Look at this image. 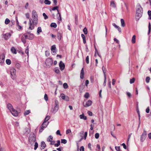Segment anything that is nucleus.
Segmentation results:
<instances>
[{"instance_id":"5fc2aeb1","label":"nucleus","mask_w":151,"mask_h":151,"mask_svg":"<svg viewBox=\"0 0 151 151\" xmlns=\"http://www.w3.org/2000/svg\"><path fill=\"white\" fill-rule=\"evenodd\" d=\"M44 99L46 101L48 100V98L47 95L46 94H45L44 95Z\"/></svg>"},{"instance_id":"8fccbe9b","label":"nucleus","mask_w":151,"mask_h":151,"mask_svg":"<svg viewBox=\"0 0 151 151\" xmlns=\"http://www.w3.org/2000/svg\"><path fill=\"white\" fill-rule=\"evenodd\" d=\"M43 16L44 17V19H46L48 18V16L46 15L45 13H43L42 14Z\"/></svg>"},{"instance_id":"2f4dec72","label":"nucleus","mask_w":151,"mask_h":151,"mask_svg":"<svg viewBox=\"0 0 151 151\" xmlns=\"http://www.w3.org/2000/svg\"><path fill=\"white\" fill-rule=\"evenodd\" d=\"M57 24L55 23H52L50 24V26L51 27H53L54 28H55L57 27Z\"/></svg>"},{"instance_id":"cd10ccee","label":"nucleus","mask_w":151,"mask_h":151,"mask_svg":"<svg viewBox=\"0 0 151 151\" xmlns=\"http://www.w3.org/2000/svg\"><path fill=\"white\" fill-rule=\"evenodd\" d=\"M54 70L55 72L58 74L60 73V71L58 68H56Z\"/></svg>"},{"instance_id":"f3484780","label":"nucleus","mask_w":151,"mask_h":151,"mask_svg":"<svg viewBox=\"0 0 151 151\" xmlns=\"http://www.w3.org/2000/svg\"><path fill=\"white\" fill-rule=\"evenodd\" d=\"M8 109L10 111L13 109V106L12 104L10 103L8 104L7 105Z\"/></svg>"},{"instance_id":"412c9836","label":"nucleus","mask_w":151,"mask_h":151,"mask_svg":"<svg viewBox=\"0 0 151 151\" xmlns=\"http://www.w3.org/2000/svg\"><path fill=\"white\" fill-rule=\"evenodd\" d=\"M4 57L3 55L0 56V63L4 62Z\"/></svg>"},{"instance_id":"6e6552de","label":"nucleus","mask_w":151,"mask_h":151,"mask_svg":"<svg viewBox=\"0 0 151 151\" xmlns=\"http://www.w3.org/2000/svg\"><path fill=\"white\" fill-rule=\"evenodd\" d=\"M147 134L146 131L144 130L140 137L141 142H142L144 141L146 138Z\"/></svg>"},{"instance_id":"20e7f679","label":"nucleus","mask_w":151,"mask_h":151,"mask_svg":"<svg viewBox=\"0 0 151 151\" xmlns=\"http://www.w3.org/2000/svg\"><path fill=\"white\" fill-rule=\"evenodd\" d=\"M59 102L57 100H55V106L53 108H52L51 111L53 113H55L59 109Z\"/></svg>"},{"instance_id":"c9c22d12","label":"nucleus","mask_w":151,"mask_h":151,"mask_svg":"<svg viewBox=\"0 0 151 151\" xmlns=\"http://www.w3.org/2000/svg\"><path fill=\"white\" fill-rule=\"evenodd\" d=\"M38 145L37 143L36 142H35L34 145V150H36L37 149L38 147Z\"/></svg>"},{"instance_id":"680f3d73","label":"nucleus","mask_w":151,"mask_h":151,"mask_svg":"<svg viewBox=\"0 0 151 151\" xmlns=\"http://www.w3.org/2000/svg\"><path fill=\"white\" fill-rule=\"evenodd\" d=\"M80 151H84V147L81 146L80 148Z\"/></svg>"},{"instance_id":"c756f323","label":"nucleus","mask_w":151,"mask_h":151,"mask_svg":"<svg viewBox=\"0 0 151 151\" xmlns=\"http://www.w3.org/2000/svg\"><path fill=\"white\" fill-rule=\"evenodd\" d=\"M25 133L26 134H28L30 132V129L28 128H27L25 129Z\"/></svg>"},{"instance_id":"f03ea898","label":"nucleus","mask_w":151,"mask_h":151,"mask_svg":"<svg viewBox=\"0 0 151 151\" xmlns=\"http://www.w3.org/2000/svg\"><path fill=\"white\" fill-rule=\"evenodd\" d=\"M136 8L135 18L136 20L138 21L142 16L143 10L142 8L139 4L137 5Z\"/></svg>"},{"instance_id":"bb28decb","label":"nucleus","mask_w":151,"mask_h":151,"mask_svg":"<svg viewBox=\"0 0 151 151\" xmlns=\"http://www.w3.org/2000/svg\"><path fill=\"white\" fill-rule=\"evenodd\" d=\"M136 36L134 35L133 36L132 39V43H134L135 42Z\"/></svg>"},{"instance_id":"ea45409f","label":"nucleus","mask_w":151,"mask_h":151,"mask_svg":"<svg viewBox=\"0 0 151 151\" xmlns=\"http://www.w3.org/2000/svg\"><path fill=\"white\" fill-rule=\"evenodd\" d=\"M63 86V88L65 89L67 88L68 87V84L66 83H64Z\"/></svg>"},{"instance_id":"423d86ee","label":"nucleus","mask_w":151,"mask_h":151,"mask_svg":"<svg viewBox=\"0 0 151 151\" xmlns=\"http://www.w3.org/2000/svg\"><path fill=\"white\" fill-rule=\"evenodd\" d=\"M45 63L47 66L50 67L53 63V60L51 58H48L46 60Z\"/></svg>"},{"instance_id":"338daca9","label":"nucleus","mask_w":151,"mask_h":151,"mask_svg":"<svg viewBox=\"0 0 151 151\" xmlns=\"http://www.w3.org/2000/svg\"><path fill=\"white\" fill-rule=\"evenodd\" d=\"M89 83V81L88 80H87L86 81L85 85L86 86H87Z\"/></svg>"},{"instance_id":"de8ad7c7","label":"nucleus","mask_w":151,"mask_h":151,"mask_svg":"<svg viewBox=\"0 0 151 151\" xmlns=\"http://www.w3.org/2000/svg\"><path fill=\"white\" fill-rule=\"evenodd\" d=\"M60 96L62 99L64 100L66 96H65L63 93H62L61 94Z\"/></svg>"},{"instance_id":"0e129e2a","label":"nucleus","mask_w":151,"mask_h":151,"mask_svg":"<svg viewBox=\"0 0 151 151\" xmlns=\"http://www.w3.org/2000/svg\"><path fill=\"white\" fill-rule=\"evenodd\" d=\"M88 115H89L90 116H92V115H93L92 113L90 111H88Z\"/></svg>"},{"instance_id":"f257e3e1","label":"nucleus","mask_w":151,"mask_h":151,"mask_svg":"<svg viewBox=\"0 0 151 151\" xmlns=\"http://www.w3.org/2000/svg\"><path fill=\"white\" fill-rule=\"evenodd\" d=\"M32 14V19L31 18H30L29 23V29L31 30L33 29L34 28V26L36 25L38 23V16L36 11L35 10H33Z\"/></svg>"},{"instance_id":"c85d7f7f","label":"nucleus","mask_w":151,"mask_h":151,"mask_svg":"<svg viewBox=\"0 0 151 151\" xmlns=\"http://www.w3.org/2000/svg\"><path fill=\"white\" fill-rule=\"evenodd\" d=\"M52 139L53 137L52 136L50 135L47 138V142H50V141H51V140H52Z\"/></svg>"},{"instance_id":"e433bc0d","label":"nucleus","mask_w":151,"mask_h":151,"mask_svg":"<svg viewBox=\"0 0 151 151\" xmlns=\"http://www.w3.org/2000/svg\"><path fill=\"white\" fill-rule=\"evenodd\" d=\"M6 63L7 64L9 65L11 64V62L10 59H7L6 60Z\"/></svg>"},{"instance_id":"7c9ffc66","label":"nucleus","mask_w":151,"mask_h":151,"mask_svg":"<svg viewBox=\"0 0 151 151\" xmlns=\"http://www.w3.org/2000/svg\"><path fill=\"white\" fill-rule=\"evenodd\" d=\"M57 143L55 144V146L56 147H58L60 145V141L59 140L57 141Z\"/></svg>"},{"instance_id":"4d7b16f0","label":"nucleus","mask_w":151,"mask_h":151,"mask_svg":"<svg viewBox=\"0 0 151 151\" xmlns=\"http://www.w3.org/2000/svg\"><path fill=\"white\" fill-rule=\"evenodd\" d=\"M87 135V132H85L84 135V137H83V139H86V137Z\"/></svg>"},{"instance_id":"72a5a7b5","label":"nucleus","mask_w":151,"mask_h":151,"mask_svg":"<svg viewBox=\"0 0 151 151\" xmlns=\"http://www.w3.org/2000/svg\"><path fill=\"white\" fill-rule=\"evenodd\" d=\"M50 118V116H47L44 119V122H47L48 120H49Z\"/></svg>"},{"instance_id":"a18cd8bd","label":"nucleus","mask_w":151,"mask_h":151,"mask_svg":"<svg viewBox=\"0 0 151 151\" xmlns=\"http://www.w3.org/2000/svg\"><path fill=\"white\" fill-rule=\"evenodd\" d=\"M84 97L86 98H88L89 97V94L88 93H86L84 95Z\"/></svg>"},{"instance_id":"f8f14e48","label":"nucleus","mask_w":151,"mask_h":151,"mask_svg":"<svg viewBox=\"0 0 151 151\" xmlns=\"http://www.w3.org/2000/svg\"><path fill=\"white\" fill-rule=\"evenodd\" d=\"M92 104V101L91 100H88L86 103L85 105H84L85 107H87L90 106Z\"/></svg>"},{"instance_id":"4c0bfd02","label":"nucleus","mask_w":151,"mask_h":151,"mask_svg":"<svg viewBox=\"0 0 151 151\" xmlns=\"http://www.w3.org/2000/svg\"><path fill=\"white\" fill-rule=\"evenodd\" d=\"M30 112V111L29 110H27L24 113V115L25 116L27 115Z\"/></svg>"},{"instance_id":"6ab92c4d","label":"nucleus","mask_w":151,"mask_h":151,"mask_svg":"<svg viewBox=\"0 0 151 151\" xmlns=\"http://www.w3.org/2000/svg\"><path fill=\"white\" fill-rule=\"evenodd\" d=\"M110 5L111 7L114 8H116V5L113 1H111Z\"/></svg>"},{"instance_id":"79ce46f5","label":"nucleus","mask_w":151,"mask_h":151,"mask_svg":"<svg viewBox=\"0 0 151 151\" xmlns=\"http://www.w3.org/2000/svg\"><path fill=\"white\" fill-rule=\"evenodd\" d=\"M25 53L27 54L28 56L29 54V47L28 46H27V48L25 50Z\"/></svg>"},{"instance_id":"5701e85b","label":"nucleus","mask_w":151,"mask_h":151,"mask_svg":"<svg viewBox=\"0 0 151 151\" xmlns=\"http://www.w3.org/2000/svg\"><path fill=\"white\" fill-rule=\"evenodd\" d=\"M79 117L81 119H83L84 120H86L87 119V117L85 116L83 114L80 115Z\"/></svg>"},{"instance_id":"473e14b6","label":"nucleus","mask_w":151,"mask_h":151,"mask_svg":"<svg viewBox=\"0 0 151 151\" xmlns=\"http://www.w3.org/2000/svg\"><path fill=\"white\" fill-rule=\"evenodd\" d=\"M61 37L62 35L60 33H58L57 34V38L59 40H61Z\"/></svg>"},{"instance_id":"49530a36","label":"nucleus","mask_w":151,"mask_h":151,"mask_svg":"<svg viewBox=\"0 0 151 151\" xmlns=\"http://www.w3.org/2000/svg\"><path fill=\"white\" fill-rule=\"evenodd\" d=\"M83 31L85 34H87L88 32L86 27H85L83 29Z\"/></svg>"},{"instance_id":"a19ab883","label":"nucleus","mask_w":151,"mask_h":151,"mask_svg":"<svg viewBox=\"0 0 151 151\" xmlns=\"http://www.w3.org/2000/svg\"><path fill=\"white\" fill-rule=\"evenodd\" d=\"M135 79L134 78H132L130 80V83L131 84L133 83L135 81Z\"/></svg>"},{"instance_id":"052dcab7","label":"nucleus","mask_w":151,"mask_h":151,"mask_svg":"<svg viewBox=\"0 0 151 151\" xmlns=\"http://www.w3.org/2000/svg\"><path fill=\"white\" fill-rule=\"evenodd\" d=\"M71 132V131L70 129H68L66 130V134H68L70 133Z\"/></svg>"},{"instance_id":"13d9d810","label":"nucleus","mask_w":151,"mask_h":151,"mask_svg":"<svg viewBox=\"0 0 151 151\" xmlns=\"http://www.w3.org/2000/svg\"><path fill=\"white\" fill-rule=\"evenodd\" d=\"M115 148L117 151H121L119 147L116 146Z\"/></svg>"},{"instance_id":"a211bd4d","label":"nucleus","mask_w":151,"mask_h":151,"mask_svg":"<svg viewBox=\"0 0 151 151\" xmlns=\"http://www.w3.org/2000/svg\"><path fill=\"white\" fill-rule=\"evenodd\" d=\"M29 32H28V33L29 34L28 39L29 40H32L34 37V35L33 34L30 33Z\"/></svg>"},{"instance_id":"1a4fd4ad","label":"nucleus","mask_w":151,"mask_h":151,"mask_svg":"<svg viewBox=\"0 0 151 151\" xmlns=\"http://www.w3.org/2000/svg\"><path fill=\"white\" fill-rule=\"evenodd\" d=\"M58 8H59V7L58 6H55L52 8V10L53 11L55 10H57L58 14H59V16L60 17V18L59 19L58 18V19L59 21H61V20H62L60 14L59 13V10H58Z\"/></svg>"},{"instance_id":"9d476101","label":"nucleus","mask_w":151,"mask_h":151,"mask_svg":"<svg viewBox=\"0 0 151 151\" xmlns=\"http://www.w3.org/2000/svg\"><path fill=\"white\" fill-rule=\"evenodd\" d=\"M60 69L61 71L63 70L65 68V65L62 61H60L59 64Z\"/></svg>"},{"instance_id":"774afa93","label":"nucleus","mask_w":151,"mask_h":151,"mask_svg":"<svg viewBox=\"0 0 151 151\" xmlns=\"http://www.w3.org/2000/svg\"><path fill=\"white\" fill-rule=\"evenodd\" d=\"M114 41L116 42V43L118 44L119 43V41L117 40L116 38H114Z\"/></svg>"},{"instance_id":"aec40b11","label":"nucleus","mask_w":151,"mask_h":151,"mask_svg":"<svg viewBox=\"0 0 151 151\" xmlns=\"http://www.w3.org/2000/svg\"><path fill=\"white\" fill-rule=\"evenodd\" d=\"M11 52L13 54H16L17 53L16 50L13 47L11 48Z\"/></svg>"},{"instance_id":"603ef678","label":"nucleus","mask_w":151,"mask_h":151,"mask_svg":"<svg viewBox=\"0 0 151 151\" xmlns=\"http://www.w3.org/2000/svg\"><path fill=\"white\" fill-rule=\"evenodd\" d=\"M86 63L87 64H88L89 63V56H87L86 57Z\"/></svg>"},{"instance_id":"4468645a","label":"nucleus","mask_w":151,"mask_h":151,"mask_svg":"<svg viewBox=\"0 0 151 151\" xmlns=\"http://www.w3.org/2000/svg\"><path fill=\"white\" fill-rule=\"evenodd\" d=\"M84 71L83 68H82L81 72L80 77L81 79H83L84 76Z\"/></svg>"},{"instance_id":"c03bdc74","label":"nucleus","mask_w":151,"mask_h":151,"mask_svg":"<svg viewBox=\"0 0 151 151\" xmlns=\"http://www.w3.org/2000/svg\"><path fill=\"white\" fill-rule=\"evenodd\" d=\"M67 141L65 139H62L61 140V143H63L64 144H65L67 143Z\"/></svg>"},{"instance_id":"bf43d9fd","label":"nucleus","mask_w":151,"mask_h":151,"mask_svg":"<svg viewBox=\"0 0 151 151\" xmlns=\"http://www.w3.org/2000/svg\"><path fill=\"white\" fill-rule=\"evenodd\" d=\"M56 134L57 135H59L60 136L61 135V134H60V131L59 130H58L57 131V132H56Z\"/></svg>"},{"instance_id":"b1692460","label":"nucleus","mask_w":151,"mask_h":151,"mask_svg":"<svg viewBox=\"0 0 151 151\" xmlns=\"http://www.w3.org/2000/svg\"><path fill=\"white\" fill-rule=\"evenodd\" d=\"M81 36L83 40V43L84 44H85L86 42V40L85 36L83 34H82L81 35Z\"/></svg>"},{"instance_id":"393cba45","label":"nucleus","mask_w":151,"mask_h":151,"mask_svg":"<svg viewBox=\"0 0 151 151\" xmlns=\"http://www.w3.org/2000/svg\"><path fill=\"white\" fill-rule=\"evenodd\" d=\"M121 22L122 26L123 27H124L125 26V24L124 23V20L123 19H121Z\"/></svg>"},{"instance_id":"9b49d317","label":"nucleus","mask_w":151,"mask_h":151,"mask_svg":"<svg viewBox=\"0 0 151 151\" xmlns=\"http://www.w3.org/2000/svg\"><path fill=\"white\" fill-rule=\"evenodd\" d=\"M10 112L14 116H17L18 115V113L17 111L14 109H12Z\"/></svg>"},{"instance_id":"a878e982","label":"nucleus","mask_w":151,"mask_h":151,"mask_svg":"<svg viewBox=\"0 0 151 151\" xmlns=\"http://www.w3.org/2000/svg\"><path fill=\"white\" fill-rule=\"evenodd\" d=\"M42 32V30L41 28L40 27H38L37 30V34L39 35L40 32Z\"/></svg>"},{"instance_id":"39448f33","label":"nucleus","mask_w":151,"mask_h":151,"mask_svg":"<svg viewBox=\"0 0 151 151\" xmlns=\"http://www.w3.org/2000/svg\"><path fill=\"white\" fill-rule=\"evenodd\" d=\"M49 123V122H44L40 128L39 132H42L44 129L47 127Z\"/></svg>"},{"instance_id":"3c124183","label":"nucleus","mask_w":151,"mask_h":151,"mask_svg":"<svg viewBox=\"0 0 151 151\" xmlns=\"http://www.w3.org/2000/svg\"><path fill=\"white\" fill-rule=\"evenodd\" d=\"M22 41L24 44H25L26 42V39L25 38H24L23 36H22Z\"/></svg>"},{"instance_id":"7ed1b4c3","label":"nucleus","mask_w":151,"mask_h":151,"mask_svg":"<svg viewBox=\"0 0 151 151\" xmlns=\"http://www.w3.org/2000/svg\"><path fill=\"white\" fill-rule=\"evenodd\" d=\"M36 140L35 136L33 133H31L29 137V141L31 145L32 146Z\"/></svg>"},{"instance_id":"4be33fe9","label":"nucleus","mask_w":151,"mask_h":151,"mask_svg":"<svg viewBox=\"0 0 151 151\" xmlns=\"http://www.w3.org/2000/svg\"><path fill=\"white\" fill-rule=\"evenodd\" d=\"M41 146L42 148V149H44L46 147V145L45 142L44 141H42L41 143Z\"/></svg>"},{"instance_id":"6e6d98bb","label":"nucleus","mask_w":151,"mask_h":151,"mask_svg":"<svg viewBox=\"0 0 151 151\" xmlns=\"http://www.w3.org/2000/svg\"><path fill=\"white\" fill-rule=\"evenodd\" d=\"M25 16L27 19H29V14L28 13H27L25 14Z\"/></svg>"},{"instance_id":"58836bf2","label":"nucleus","mask_w":151,"mask_h":151,"mask_svg":"<svg viewBox=\"0 0 151 151\" xmlns=\"http://www.w3.org/2000/svg\"><path fill=\"white\" fill-rule=\"evenodd\" d=\"M10 22V20L6 18L5 21V23L6 24H8Z\"/></svg>"},{"instance_id":"864d4df0","label":"nucleus","mask_w":151,"mask_h":151,"mask_svg":"<svg viewBox=\"0 0 151 151\" xmlns=\"http://www.w3.org/2000/svg\"><path fill=\"white\" fill-rule=\"evenodd\" d=\"M106 76L105 75V77H104V83H103V85L104 86H105L106 85Z\"/></svg>"},{"instance_id":"e2e57ef3","label":"nucleus","mask_w":151,"mask_h":151,"mask_svg":"<svg viewBox=\"0 0 151 151\" xmlns=\"http://www.w3.org/2000/svg\"><path fill=\"white\" fill-rule=\"evenodd\" d=\"M146 112L147 113H148L150 112V108L149 107H147L146 110Z\"/></svg>"},{"instance_id":"69168bd1","label":"nucleus","mask_w":151,"mask_h":151,"mask_svg":"<svg viewBox=\"0 0 151 151\" xmlns=\"http://www.w3.org/2000/svg\"><path fill=\"white\" fill-rule=\"evenodd\" d=\"M69 97L68 96H66L64 100H65L66 101H68L69 100Z\"/></svg>"},{"instance_id":"ddd939ff","label":"nucleus","mask_w":151,"mask_h":151,"mask_svg":"<svg viewBox=\"0 0 151 151\" xmlns=\"http://www.w3.org/2000/svg\"><path fill=\"white\" fill-rule=\"evenodd\" d=\"M56 47L55 45H53L51 47V50L52 52V53L53 55H55L56 54V52L55 50H56Z\"/></svg>"},{"instance_id":"09e8293b","label":"nucleus","mask_w":151,"mask_h":151,"mask_svg":"<svg viewBox=\"0 0 151 151\" xmlns=\"http://www.w3.org/2000/svg\"><path fill=\"white\" fill-rule=\"evenodd\" d=\"M99 136V133H96L95 135V137L96 139H98Z\"/></svg>"},{"instance_id":"0eeeda50","label":"nucleus","mask_w":151,"mask_h":151,"mask_svg":"<svg viewBox=\"0 0 151 151\" xmlns=\"http://www.w3.org/2000/svg\"><path fill=\"white\" fill-rule=\"evenodd\" d=\"M16 70L13 68H12L10 69L11 78L13 80H14L16 78Z\"/></svg>"},{"instance_id":"f704fd0d","label":"nucleus","mask_w":151,"mask_h":151,"mask_svg":"<svg viewBox=\"0 0 151 151\" xmlns=\"http://www.w3.org/2000/svg\"><path fill=\"white\" fill-rule=\"evenodd\" d=\"M44 3L46 4L50 5L51 4V2L49 0H45Z\"/></svg>"},{"instance_id":"2eb2a0df","label":"nucleus","mask_w":151,"mask_h":151,"mask_svg":"<svg viewBox=\"0 0 151 151\" xmlns=\"http://www.w3.org/2000/svg\"><path fill=\"white\" fill-rule=\"evenodd\" d=\"M4 38L5 40H7L9 39L11 36V34L9 33H6L4 35Z\"/></svg>"},{"instance_id":"dca6fc26","label":"nucleus","mask_w":151,"mask_h":151,"mask_svg":"<svg viewBox=\"0 0 151 151\" xmlns=\"http://www.w3.org/2000/svg\"><path fill=\"white\" fill-rule=\"evenodd\" d=\"M112 25L115 28L117 29L119 32H121V28L119 27L116 25L115 23H113Z\"/></svg>"},{"instance_id":"37998d69","label":"nucleus","mask_w":151,"mask_h":151,"mask_svg":"<svg viewBox=\"0 0 151 151\" xmlns=\"http://www.w3.org/2000/svg\"><path fill=\"white\" fill-rule=\"evenodd\" d=\"M150 78L149 77H147L146 78V81L147 83H149L150 82Z\"/></svg>"}]
</instances>
